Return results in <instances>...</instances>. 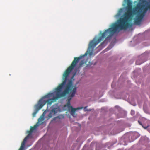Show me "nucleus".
Masks as SVG:
<instances>
[{"instance_id": "obj_15", "label": "nucleus", "mask_w": 150, "mask_h": 150, "mask_svg": "<svg viewBox=\"0 0 150 150\" xmlns=\"http://www.w3.org/2000/svg\"><path fill=\"white\" fill-rule=\"evenodd\" d=\"M138 122H139V124L140 125H142V124L140 122H139V121H138Z\"/></svg>"}, {"instance_id": "obj_3", "label": "nucleus", "mask_w": 150, "mask_h": 150, "mask_svg": "<svg viewBox=\"0 0 150 150\" xmlns=\"http://www.w3.org/2000/svg\"><path fill=\"white\" fill-rule=\"evenodd\" d=\"M143 4L144 6L141 9H139V12L137 13L141 12V13L137 16V18L134 20V23L136 24H139L140 23L147 11L148 10H150V2H149L146 1V2H144Z\"/></svg>"}, {"instance_id": "obj_17", "label": "nucleus", "mask_w": 150, "mask_h": 150, "mask_svg": "<svg viewBox=\"0 0 150 150\" xmlns=\"http://www.w3.org/2000/svg\"><path fill=\"white\" fill-rule=\"evenodd\" d=\"M50 114L49 115V117H51V116H50Z\"/></svg>"}, {"instance_id": "obj_14", "label": "nucleus", "mask_w": 150, "mask_h": 150, "mask_svg": "<svg viewBox=\"0 0 150 150\" xmlns=\"http://www.w3.org/2000/svg\"><path fill=\"white\" fill-rule=\"evenodd\" d=\"M87 106H86L84 107V110L85 111H91V110H88V109H87Z\"/></svg>"}, {"instance_id": "obj_10", "label": "nucleus", "mask_w": 150, "mask_h": 150, "mask_svg": "<svg viewBox=\"0 0 150 150\" xmlns=\"http://www.w3.org/2000/svg\"><path fill=\"white\" fill-rule=\"evenodd\" d=\"M30 135L29 134H28L24 139L23 140V142H24L26 143V142L28 139V138L29 137Z\"/></svg>"}, {"instance_id": "obj_7", "label": "nucleus", "mask_w": 150, "mask_h": 150, "mask_svg": "<svg viewBox=\"0 0 150 150\" xmlns=\"http://www.w3.org/2000/svg\"><path fill=\"white\" fill-rule=\"evenodd\" d=\"M64 116L63 115H60L57 116V117L54 118L53 119V120H55L56 119H58L59 120L60 119H62L64 118Z\"/></svg>"}, {"instance_id": "obj_2", "label": "nucleus", "mask_w": 150, "mask_h": 150, "mask_svg": "<svg viewBox=\"0 0 150 150\" xmlns=\"http://www.w3.org/2000/svg\"><path fill=\"white\" fill-rule=\"evenodd\" d=\"M92 50L90 49V51H89L88 49L87 52L85 53L84 55L82 56L81 55L79 57L74 58V60L73 61L71 65L65 70L63 74V81L62 82L59 84L56 89V96L57 98H59L64 96L67 94H69V93L71 94V95L68 96L67 104L65 106L67 107L69 110L70 111L71 114L74 117L76 116V114H75V112L77 110L82 109L83 108L82 107H78L76 108H73L70 104L71 100L72 98L76 94L77 90L76 87L75 86L73 88L72 82L71 80H70L66 85L64 91L62 93H60V92L62 88L66 83L67 78L70 73L76 65L79 60L82 57L86 56L88 54V52L89 55H91L92 53Z\"/></svg>"}, {"instance_id": "obj_12", "label": "nucleus", "mask_w": 150, "mask_h": 150, "mask_svg": "<svg viewBox=\"0 0 150 150\" xmlns=\"http://www.w3.org/2000/svg\"><path fill=\"white\" fill-rule=\"evenodd\" d=\"M135 112L134 110H132L131 111V114L132 115H133L135 114Z\"/></svg>"}, {"instance_id": "obj_1", "label": "nucleus", "mask_w": 150, "mask_h": 150, "mask_svg": "<svg viewBox=\"0 0 150 150\" xmlns=\"http://www.w3.org/2000/svg\"><path fill=\"white\" fill-rule=\"evenodd\" d=\"M124 1L127 3V12L124 14L123 18H120L117 23H113L112 27L105 30L103 33L100 31L99 37L97 40L94 38L90 42L89 44L88 50L90 49L93 50L96 46L103 41L106 37V40L110 38L117 31H120L123 29H126L129 27H131L132 24L129 22L132 19L133 15H135L139 12V9H141L144 6L143 5L144 2H146V0H142L137 4L136 6L132 8V3L130 0H124Z\"/></svg>"}, {"instance_id": "obj_9", "label": "nucleus", "mask_w": 150, "mask_h": 150, "mask_svg": "<svg viewBox=\"0 0 150 150\" xmlns=\"http://www.w3.org/2000/svg\"><path fill=\"white\" fill-rule=\"evenodd\" d=\"M85 63H86V62L84 61L83 60H81L79 63V67H81Z\"/></svg>"}, {"instance_id": "obj_8", "label": "nucleus", "mask_w": 150, "mask_h": 150, "mask_svg": "<svg viewBox=\"0 0 150 150\" xmlns=\"http://www.w3.org/2000/svg\"><path fill=\"white\" fill-rule=\"evenodd\" d=\"M25 142L23 141L21 143V146L19 150H23L24 147L25 146Z\"/></svg>"}, {"instance_id": "obj_5", "label": "nucleus", "mask_w": 150, "mask_h": 150, "mask_svg": "<svg viewBox=\"0 0 150 150\" xmlns=\"http://www.w3.org/2000/svg\"><path fill=\"white\" fill-rule=\"evenodd\" d=\"M41 100L38 101L37 104L35 106V111L33 113V116L34 117L35 116L36 114L38 112V111L43 106V104H40Z\"/></svg>"}, {"instance_id": "obj_6", "label": "nucleus", "mask_w": 150, "mask_h": 150, "mask_svg": "<svg viewBox=\"0 0 150 150\" xmlns=\"http://www.w3.org/2000/svg\"><path fill=\"white\" fill-rule=\"evenodd\" d=\"M37 127L38 125H34L33 127H31L30 128V130L28 132V134L30 135V134H31L33 131L35 130Z\"/></svg>"}, {"instance_id": "obj_16", "label": "nucleus", "mask_w": 150, "mask_h": 150, "mask_svg": "<svg viewBox=\"0 0 150 150\" xmlns=\"http://www.w3.org/2000/svg\"><path fill=\"white\" fill-rule=\"evenodd\" d=\"M109 49H110L109 48H107V49H105V50H108Z\"/></svg>"}, {"instance_id": "obj_4", "label": "nucleus", "mask_w": 150, "mask_h": 150, "mask_svg": "<svg viewBox=\"0 0 150 150\" xmlns=\"http://www.w3.org/2000/svg\"><path fill=\"white\" fill-rule=\"evenodd\" d=\"M53 93H48L42 97L39 100V101L41 100L40 103V104H43V106L46 104V103H47L48 105H50L52 103L54 102V100L58 98H57L56 96V95L55 97H54L53 98L51 99H48L46 100L45 99L52 97L53 96Z\"/></svg>"}, {"instance_id": "obj_18", "label": "nucleus", "mask_w": 150, "mask_h": 150, "mask_svg": "<svg viewBox=\"0 0 150 150\" xmlns=\"http://www.w3.org/2000/svg\"><path fill=\"white\" fill-rule=\"evenodd\" d=\"M53 111V110H52V111Z\"/></svg>"}, {"instance_id": "obj_13", "label": "nucleus", "mask_w": 150, "mask_h": 150, "mask_svg": "<svg viewBox=\"0 0 150 150\" xmlns=\"http://www.w3.org/2000/svg\"><path fill=\"white\" fill-rule=\"evenodd\" d=\"M93 64V63L92 62H88V64H87V66H90L91 65Z\"/></svg>"}, {"instance_id": "obj_11", "label": "nucleus", "mask_w": 150, "mask_h": 150, "mask_svg": "<svg viewBox=\"0 0 150 150\" xmlns=\"http://www.w3.org/2000/svg\"><path fill=\"white\" fill-rule=\"evenodd\" d=\"M139 60H137L136 62V64L137 65H139L141 64L142 63V62H139Z\"/></svg>"}]
</instances>
